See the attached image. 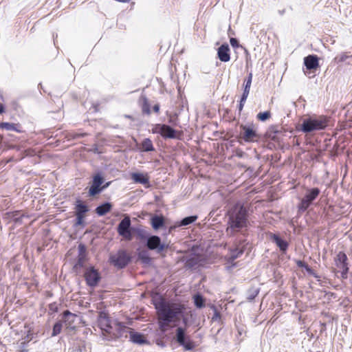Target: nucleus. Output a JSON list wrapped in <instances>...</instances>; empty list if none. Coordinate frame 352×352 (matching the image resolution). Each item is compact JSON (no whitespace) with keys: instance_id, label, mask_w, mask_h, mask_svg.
Masks as SVG:
<instances>
[{"instance_id":"obj_25","label":"nucleus","mask_w":352,"mask_h":352,"mask_svg":"<svg viewBox=\"0 0 352 352\" xmlns=\"http://www.w3.org/2000/svg\"><path fill=\"white\" fill-rule=\"evenodd\" d=\"M61 319L59 320L61 323L65 324L67 327H70L74 322L77 317L76 314L72 313L69 310H65L61 314Z\"/></svg>"},{"instance_id":"obj_50","label":"nucleus","mask_w":352,"mask_h":352,"mask_svg":"<svg viewBox=\"0 0 352 352\" xmlns=\"http://www.w3.org/2000/svg\"><path fill=\"white\" fill-rule=\"evenodd\" d=\"M112 183V181H109V182H104V184H102V192L107 189V188H109V186H110V185Z\"/></svg>"},{"instance_id":"obj_63","label":"nucleus","mask_w":352,"mask_h":352,"mask_svg":"<svg viewBox=\"0 0 352 352\" xmlns=\"http://www.w3.org/2000/svg\"><path fill=\"white\" fill-rule=\"evenodd\" d=\"M20 352H28L27 350H21Z\"/></svg>"},{"instance_id":"obj_38","label":"nucleus","mask_w":352,"mask_h":352,"mask_svg":"<svg viewBox=\"0 0 352 352\" xmlns=\"http://www.w3.org/2000/svg\"><path fill=\"white\" fill-rule=\"evenodd\" d=\"M63 325L60 320L56 321L53 325L51 336L55 337L60 334L62 331Z\"/></svg>"},{"instance_id":"obj_1","label":"nucleus","mask_w":352,"mask_h":352,"mask_svg":"<svg viewBox=\"0 0 352 352\" xmlns=\"http://www.w3.org/2000/svg\"><path fill=\"white\" fill-rule=\"evenodd\" d=\"M158 313L157 325L162 333H165L169 325L175 327L172 341L178 344L186 351H192L197 347L195 342L188 334V328L194 322V314L186 312L184 305L174 304L169 305L164 300L153 302Z\"/></svg>"},{"instance_id":"obj_28","label":"nucleus","mask_w":352,"mask_h":352,"mask_svg":"<svg viewBox=\"0 0 352 352\" xmlns=\"http://www.w3.org/2000/svg\"><path fill=\"white\" fill-rule=\"evenodd\" d=\"M268 137L274 141H279L280 135H283L282 128L278 126H271L267 132Z\"/></svg>"},{"instance_id":"obj_21","label":"nucleus","mask_w":352,"mask_h":352,"mask_svg":"<svg viewBox=\"0 0 352 352\" xmlns=\"http://www.w3.org/2000/svg\"><path fill=\"white\" fill-rule=\"evenodd\" d=\"M217 58L223 63H227L230 60V48L227 43H222L217 48Z\"/></svg>"},{"instance_id":"obj_62","label":"nucleus","mask_w":352,"mask_h":352,"mask_svg":"<svg viewBox=\"0 0 352 352\" xmlns=\"http://www.w3.org/2000/svg\"><path fill=\"white\" fill-rule=\"evenodd\" d=\"M164 337L166 338L167 339L170 338L169 336H168L167 335H165Z\"/></svg>"},{"instance_id":"obj_9","label":"nucleus","mask_w":352,"mask_h":352,"mask_svg":"<svg viewBox=\"0 0 352 352\" xmlns=\"http://www.w3.org/2000/svg\"><path fill=\"white\" fill-rule=\"evenodd\" d=\"M240 131L239 134L236 135L237 141L242 144L244 142H254L258 141L260 136L257 132V130L253 123L243 124L239 126Z\"/></svg>"},{"instance_id":"obj_18","label":"nucleus","mask_w":352,"mask_h":352,"mask_svg":"<svg viewBox=\"0 0 352 352\" xmlns=\"http://www.w3.org/2000/svg\"><path fill=\"white\" fill-rule=\"evenodd\" d=\"M334 264L340 270H349V262L346 253L340 251L333 258Z\"/></svg>"},{"instance_id":"obj_19","label":"nucleus","mask_w":352,"mask_h":352,"mask_svg":"<svg viewBox=\"0 0 352 352\" xmlns=\"http://www.w3.org/2000/svg\"><path fill=\"white\" fill-rule=\"evenodd\" d=\"M144 265H150L152 263V258L147 249H142L140 248L136 250V261Z\"/></svg>"},{"instance_id":"obj_26","label":"nucleus","mask_w":352,"mask_h":352,"mask_svg":"<svg viewBox=\"0 0 352 352\" xmlns=\"http://www.w3.org/2000/svg\"><path fill=\"white\" fill-rule=\"evenodd\" d=\"M195 256L196 254L193 253L188 256L184 257L182 261L184 262L185 267L188 269H193L199 263L200 259Z\"/></svg>"},{"instance_id":"obj_33","label":"nucleus","mask_w":352,"mask_h":352,"mask_svg":"<svg viewBox=\"0 0 352 352\" xmlns=\"http://www.w3.org/2000/svg\"><path fill=\"white\" fill-rule=\"evenodd\" d=\"M140 99L142 100L141 104L142 112L143 114L150 115L151 113V104L148 98L145 96H142Z\"/></svg>"},{"instance_id":"obj_17","label":"nucleus","mask_w":352,"mask_h":352,"mask_svg":"<svg viewBox=\"0 0 352 352\" xmlns=\"http://www.w3.org/2000/svg\"><path fill=\"white\" fill-rule=\"evenodd\" d=\"M303 65L309 73L304 71L305 75L309 74L311 72H315L319 67V58L316 54H309L303 58Z\"/></svg>"},{"instance_id":"obj_64","label":"nucleus","mask_w":352,"mask_h":352,"mask_svg":"<svg viewBox=\"0 0 352 352\" xmlns=\"http://www.w3.org/2000/svg\"><path fill=\"white\" fill-rule=\"evenodd\" d=\"M1 99L3 101L4 100V98H3V96H1Z\"/></svg>"},{"instance_id":"obj_24","label":"nucleus","mask_w":352,"mask_h":352,"mask_svg":"<svg viewBox=\"0 0 352 352\" xmlns=\"http://www.w3.org/2000/svg\"><path fill=\"white\" fill-rule=\"evenodd\" d=\"M113 204L109 201H104L99 204L95 209V212L98 217L105 216L113 208Z\"/></svg>"},{"instance_id":"obj_8","label":"nucleus","mask_w":352,"mask_h":352,"mask_svg":"<svg viewBox=\"0 0 352 352\" xmlns=\"http://www.w3.org/2000/svg\"><path fill=\"white\" fill-rule=\"evenodd\" d=\"M151 131L153 134L160 135L163 139L181 140L182 132L175 129L172 126L158 123L152 125Z\"/></svg>"},{"instance_id":"obj_51","label":"nucleus","mask_w":352,"mask_h":352,"mask_svg":"<svg viewBox=\"0 0 352 352\" xmlns=\"http://www.w3.org/2000/svg\"><path fill=\"white\" fill-rule=\"evenodd\" d=\"M156 344L158 346H161V347H165L166 346L165 342L163 340H162L161 339H157L156 340Z\"/></svg>"},{"instance_id":"obj_52","label":"nucleus","mask_w":352,"mask_h":352,"mask_svg":"<svg viewBox=\"0 0 352 352\" xmlns=\"http://www.w3.org/2000/svg\"><path fill=\"white\" fill-rule=\"evenodd\" d=\"M6 112V106L3 103H0V115Z\"/></svg>"},{"instance_id":"obj_12","label":"nucleus","mask_w":352,"mask_h":352,"mask_svg":"<svg viewBox=\"0 0 352 352\" xmlns=\"http://www.w3.org/2000/svg\"><path fill=\"white\" fill-rule=\"evenodd\" d=\"M85 269L83 277L86 282V285L90 288H95L98 286L102 280V275L99 270L95 266L90 265Z\"/></svg>"},{"instance_id":"obj_11","label":"nucleus","mask_w":352,"mask_h":352,"mask_svg":"<svg viewBox=\"0 0 352 352\" xmlns=\"http://www.w3.org/2000/svg\"><path fill=\"white\" fill-rule=\"evenodd\" d=\"M320 194V190L318 187L307 188L305 196L300 199L298 205V214L299 215L305 212L318 198Z\"/></svg>"},{"instance_id":"obj_15","label":"nucleus","mask_w":352,"mask_h":352,"mask_svg":"<svg viewBox=\"0 0 352 352\" xmlns=\"http://www.w3.org/2000/svg\"><path fill=\"white\" fill-rule=\"evenodd\" d=\"M115 325L116 326L115 331L113 332L111 330L108 337L106 338V340L109 341H113L122 338H126L128 336V329L129 328L126 327L123 322L117 320L115 322Z\"/></svg>"},{"instance_id":"obj_10","label":"nucleus","mask_w":352,"mask_h":352,"mask_svg":"<svg viewBox=\"0 0 352 352\" xmlns=\"http://www.w3.org/2000/svg\"><path fill=\"white\" fill-rule=\"evenodd\" d=\"M104 180L105 177L103 172L101 170H96L91 176L87 196L93 198L102 193V186L104 184Z\"/></svg>"},{"instance_id":"obj_55","label":"nucleus","mask_w":352,"mask_h":352,"mask_svg":"<svg viewBox=\"0 0 352 352\" xmlns=\"http://www.w3.org/2000/svg\"><path fill=\"white\" fill-rule=\"evenodd\" d=\"M285 9H283V10H278V14L280 15V16H283L285 13Z\"/></svg>"},{"instance_id":"obj_54","label":"nucleus","mask_w":352,"mask_h":352,"mask_svg":"<svg viewBox=\"0 0 352 352\" xmlns=\"http://www.w3.org/2000/svg\"><path fill=\"white\" fill-rule=\"evenodd\" d=\"M177 224L175 226H170L168 228V233H171L176 228H177Z\"/></svg>"},{"instance_id":"obj_35","label":"nucleus","mask_w":352,"mask_h":352,"mask_svg":"<svg viewBox=\"0 0 352 352\" xmlns=\"http://www.w3.org/2000/svg\"><path fill=\"white\" fill-rule=\"evenodd\" d=\"M349 59H352V56H349L346 53H342L341 54L337 55L333 58V62L337 64L345 62L346 64L349 65L351 64V62L349 60L348 61Z\"/></svg>"},{"instance_id":"obj_31","label":"nucleus","mask_w":352,"mask_h":352,"mask_svg":"<svg viewBox=\"0 0 352 352\" xmlns=\"http://www.w3.org/2000/svg\"><path fill=\"white\" fill-rule=\"evenodd\" d=\"M198 219V215L193 214L185 217L177 222V227H185L195 223Z\"/></svg>"},{"instance_id":"obj_43","label":"nucleus","mask_w":352,"mask_h":352,"mask_svg":"<svg viewBox=\"0 0 352 352\" xmlns=\"http://www.w3.org/2000/svg\"><path fill=\"white\" fill-rule=\"evenodd\" d=\"M230 43L233 48L241 47L239 43V41L236 38L231 37L230 38Z\"/></svg>"},{"instance_id":"obj_61","label":"nucleus","mask_w":352,"mask_h":352,"mask_svg":"<svg viewBox=\"0 0 352 352\" xmlns=\"http://www.w3.org/2000/svg\"><path fill=\"white\" fill-rule=\"evenodd\" d=\"M126 118H131V116H127V115H126Z\"/></svg>"},{"instance_id":"obj_47","label":"nucleus","mask_w":352,"mask_h":352,"mask_svg":"<svg viewBox=\"0 0 352 352\" xmlns=\"http://www.w3.org/2000/svg\"><path fill=\"white\" fill-rule=\"evenodd\" d=\"M245 155L246 153L241 149H237L236 151V156L238 157L243 158Z\"/></svg>"},{"instance_id":"obj_16","label":"nucleus","mask_w":352,"mask_h":352,"mask_svg":"<svg viewBox=\"0 0 352 352\" xmlns=\"http://www.w3.org/2000/svg\"><path fill=\"white\" fill-rule=\"evenodd\" d=\"M269 239L278 248L282 254H286L289 246V243L282 237L279 233L269 232L267 233Z\"/></svg>"},{"instance_id":"obj_53","label":"nucleus","mask_w":352,"mask_h":352,"mask_svg":"<svg viewBox=\"0 0 352 352\" xmlns=\"http://www.w3.org/2000/svg\"><path fill=\"white\" fill-rule=\"evenodd\" d=\"M244 104H245V102L239 101V103L238 107H237L239 113L243 110V108L244 107Z\"/></svg>"},{"instance_id":"obj_23","label":"nucleus","mask_w":352,"mask_h":352,"mask_svg":"<svg viewBox=\"0 0 352 352\" xmlns=\"http://www.w3.org/2000/svg\"><path fill=\"white\" fill-rule=\"evenodd\" d=\"M129 338L131 342L139 345L148 344L149 343L144 334L134 330H131L129 332Z\"/></svg>"},{"instance_id":"obj_59","label":"nucleus","mask_w":352,"mask_h":352,"mask_svg":"<svg viewBox=\"0 0 352 352\" xmlns=\"http://www.w3.org/2000/svg\"><path fill=\"white\" fill-rule=\"evenodd\" d=\"M244 50H245V54L246 55V57L249 56H250V53L248 52V50L245 48H244Z\"/></svg>"},{"instance_id":"obj_57","label":"nucleus","mask_w":352,"mask_h":352,"mask_svg":"<svg viewBox=\"0 0 352 352\" xmlns=\"http://www.w3.org/2000/svg\"><path fill=\"white\" fill-rule=\"evenodd\" d=\"M254 168H253L252 167H248V168H247V171H249V172H250V173H253V172H254Z\"/></svg>"},{"instance_id":"obj_4","label":"nucleus","mask_w":352,"mask_h":352,"mask_svg":"<svg viewBox=\"0 0 352 352\" xmlns=\"http://www.w3.org/2000/svg\"><path fill=\"white\" fill-rule=\"evenodd\" d=\"M329 124L327 116L323 115H308L301 120V123L296 126V131L305 134H310L324 130Z\"/></svg>"},{"instance_id":"obj_32","label":"nucleus","mask_w":352,"mask_h":352,"mask_svg":"<svg viewBox=\"0 0 352 352\" xmlns=\"http://www.w3.org/2000/svg\"><path fill=\"white\" fill-rule=\"evenodd\" d=\"M193 302L195 306L198 309H202L206 307V298L200 294L197 293L193 296Z\"/></svg>"},{"instance_id":"obj_20","label":"nucleus","mask_w":352,"mask_h":352,"mask_svg":"<svg viewBox=\"0 0 352 352\" xmlns=\"http://www.w3.org/2000/svg\"><path fill=\"white\" fill-rule=\"evenodd\" d=\"M131 179L135 184L144 185L146 188H150V178L147 173L140 172H133L131 173Z\"/></svg>"},{"instance_id":"obj_40","label":"nucleus","mask_w":352,"mask_h":352,"mask_svg":"<svg viewBox=\"0 0 352 352\" xmlns=\"http://www.w3.org/2000/svg\"><path fill=\"white\" fill-rule=\"evenodd\" d=\"M252 76H253V74H252V72H250L248 74V75L245 79L244 83H243V88L250 89V87H251V84H252Z\"/></svg>"},{"instance_id":"obj_39","label":"nucleus","mask_w":352,"mask_h":352,"mask_svg":"<svg viewBox=\"0 0 352 352\" xmlns=\"http://www.w3.org/2000/svg\"><path fill=\"white\" fill-rule=\"evenodd\" d=\"M272 116V113L270 111H261V112H259L257 115H256V118L261 121V122H265L267 121L268 119H270Z\"/></svg>"},{"instance_id":"obj_30","label":"nucleus","mask_w":352,"mask_h":352,"mask_svg":"<svg viewBox=\"0 0 352 352\" xmlns=\"http://www.w3.org/2000/svg\"><path fill=\"white\" fill-rule=\"evenodd\" d=\"M6 215L14 222L16 225L23 224V218L25 217L24 214H21L19 210H14L12 212H8Z\"/></svg>"},{"instance_id":"obj_2","label":"nucleus","mask_w":352,"mask_h":352,"mask_svg":"<svg viewBox=\"0 0 352 352\" xmlns=\"http://www.w3.org/2000/svg\"><path fill=\"white\" fill-rule=\"evenodd\" d=\"M116 230L118 235L126 241H131L135 236L141 243L145 244L148 250L155 251L159 254L169 248L168 244L162 241L160 236L151 234L142 226H133L131 218L127 214L120 220Z\"/></svg>"},{"instance_id":"obj_7","label":"nucleus","mask_w":352,"mask_h":352,"mask_svg":"<svg viewBox=\"0 0 352 352\" xmlns=\"http://www.w3.org/2000/svg\"><path fill=\"white\" fill-rule=\"evenodd\" d=\"M75 219L73 224L74 228H82L86 226L85 219L89 212V206L80 198H76L74 204Z\"/></svg>"},{"instance_id":"obj_58","label":"nucleus","mask_w":352,"mask_h":352,"mask_svg":"<svg viewBox=\"0 0 352 352\" xmlns=\"http://www.w3.org/2000/svg\"><path fill=\"white\" fill-rule=\"evenodd\" d=\"M57 36H58L57 34L56 35L53 34V40H54V45H56V39Z\"/></svg>"},{"instance_id":"obj_56","label":"nucleus","mask_w":352,"mask_h":352,"mask_svg":"<svg viewBox=\"0 0 352 352\" xmlns=\"http://www.w3.org/2000/svg\"><path fill=\"white\" fill-rule=\"evenodd\" d=\"M38 89L40 90V91H41V90H43L44 92H46V91L44 90V89H43V85H42V84H41V82L38 84Z\"/></svg>"},{"instance_id":"obj_45","label":"nucleus","mask_w":352,"mask_h":352,"mask_svg":"<svg viewBox=\"0 0 352 352\" xmlns=\"http://www.w3.org/2000/svg\"><path fill=\"white\" fill-rule=\"evenodd\" d=\"M339 272H340V276H341L342 279L344 280L348 278V274H349V270H340Z\"/></svg>"},{"instance_id":"obj_37","label":"nucleus","mask_w":352,"mask_h":352,"mask_svg":"<svg viewBox=\"0 0 352 352\" xmlns=\"http://www.w3.org/2000/svg\"><path fill=\"white\" fill-rule=\"evenodd\" d=\"M208 306H209L210 309L213 311V316L212 317V321L214 322V321H218V320H221V314L218 310L216 305L214 304H210Z\"/></svg>"},{"instance_id":"obj_27","label":"nucleus","mask_w":352,"mask_h":352,"mask_svg":"<svg viewBox=\"0 0 352 352\" xmlns=\"http://www.w3.org/2000/svg\"><path fill=\"white\" fill-rule=\"evenodd\" d=\"M0 129H5L8 131H15L17 133H22V127L20 124H15L8 122H0Z\"/></svg>"},{"instance_id":"obj_5","label":"nucleus","mask_w":352,"mask_h":352,"mask_svg":"<svg viewBox=\"0 0 352 352\" xmlns=\"http://www.w3.org/2000/svg\"><path fill=\"white\" fill-rule=\"evenodd\" d=\"M234 237L231 246L228 248L229 260L234 261L241 257L247 249H250L251 244L247 236H236Z\"/></svg>"},{"instance_id":"obj_60","label":"nucleus","mask_w":352,"mask_h":352,"mask_svg":"<svg viewBox=\"0 0 352 352\" xmlns=\"http://www.w3.org/2000/svg\"><path fill=\"white\" fill-rule=\"evenodd\" d=\"M94 152L95 153H96V152L98 153V148H97V146H96V148H94Z\"/></svg>"},{"instance_id":"obj_49","label":"nucleus","mask_w":352,"mask_h":352,"mask_svg":"<svg viewBox=\"0 0 352 352\" xmlns=\"http://www.w3.org/2000/svg\"><path fill=\"white\" fill-rule=\"evenodd\" d=\"M160 105L159 103H156L155 104H154L153 106V111L156 113H158L159 111H160Z\"/></svg>"},{"instance_id":"obj_6","label":"nucleus","mask_w":352,"mask_h":352,"mask_svg":"<svg viewBox=\"0 0 352 352\" xmlns=\"http://www.w3.org/2000/svg\"><path fill=\"white\" fill-rule=\"evenodd\" d=\"M133 260V256L129 250L122 248L109 256V262L118 270H122L131 263Z\"/></svg>"},{"instance_id":"obj_44","label":"nucleus","mask_w":352,"mask_h":352,"mask_svg":"<svg viewBox=\"0 0 352 352\" xmlns=\"http://www.w3.org/2000/svg\"><path fill=\"white\" fill-rule=\"evenodd\" d=\"M250 90V89H248L246 88H243V93H242V94L241 96V98H240L239 101L245 102V101H246V100L248 98V96L249 95Z\"/></svg>"},{"instance_id":"obj_46","label":"nucleus","mask_w":352,"mask_h":352,"mask_svg":"<svg viewBox=\"0 0 352 352\" xmlns=\"http://www.w3.org/2000/svg\"><path fill=\"white\" fill-rule=\"evenodd\" d=\"M295 263H296V265L300 268H304L307 265V263H306L304 261L298 260V259L296 260Z\"/></svg>"},{"instance_id":"obj_13","label":"nucleus","mask_w":352,"mask_h":352,"mask_svg":"<svg viewBox=\"0 0 352 352\" xmlns=\"http://www.w3.org/2000/svg\"><path fill=\"white\" fill-rule=\"evenodd\" d=\"M78 253L76 261L72 267V272L76 274H79L80 270L86 267L85 262L88 261L87 246L84 243L78 244Z\"/></svg>"},{"instance_id":"obj_3","label":"nucleus","mask_w":352,"mask_h":352,"mask_svg":"<svg viewBox=\"0 0 352 352\" xmlns=\"http://www.w3.org/2000/svg\"><path fill=\"white\" fill-rule=\"evenodd\" d=\"M250 208L241 201L235 203L226 212L227 228L226 232L229 237L240 233L243 236H248Z\"/></svg>"},{"instance_id":"obj_14","label":"nucleus","mask_w":352,"mask_h":352,"mask_svg":"<svg viewBox=\"0 0 352 352\" xmlns=\"http://www.w3.org/2000/svg\"><path fill=\"white\" fill-rule=\"evenodd\" d=\"M98 326L102 330L104 338L108 337L113 327L111 326V318L104 311H100L97 319Z\"/></svg>"},{"instance_id":"obj_42","label":"nucleus","mask_w":352,"mask_h":352,"mask_svg":"<svg viewBox=\"0 0 352 352\" xmlns=\"http://www.w3.org/2000/svg\"><path fill=\"white\" fill-rule=\"evenodd\" d=\"M305 270L309 275L314 276L316 278H320V276L315 272V271L307 264L305 267H304Z\"/></svg>"},{"instance_id":"obj_36","label":"nucleus","mask_w":352,"mask_h":352,"mask_svg":"<svg viewBox=\"0 0 352 352\" xmlns=\"http://www.w3.org/2000/svg\"><path fill=\"white\" fill-rule=\"evenodd\" d=\"M168 116V122L170 124L169 125L173 126H177L179 124L178 116L176 113H169Z\"/></svg>"},{"instance_id":"obj_48","label":"nucleus","mask_w":352,"mask_h":352,"mask_svg":"<svg viewBox=\"0 0 352 352\" xmlns=\"http://www.w3.org/2000/svg\"><path fill=\"white\" fill-rule=\"evenodd\" d=\"M25 338L28 342H30V340H32V338H33V336H32V332H31V331H30V330H28V331H27V334H26V336H25Z\"/></svg>"},{"instance_id":"obj_29","label":"nucleus","mask_w":352,"mask_h":352,"mask_svg":"<svg viewBox=\"0 0 352 352\" xmlns=\"http://www.w3.org/2000/svg\"><path fill=\"white\" fill-rule=\"evenodd\" d=\"M139 150L140 152L148 153L155 151V148L153 146L152 140L150 138H146L142 141Z\"/></svg>"},{"instance_id":"obj_22","label":"nucleus","mask_w":352,"mask_h":352,"mask_svg":"<svg viewBox=\"0 0 352 352\" xmlns=\"http://www.w3.org/2000/svg\"><path fill=\"white\" fill-rule=\"evenodd\" d=\"M150 224L154 230L166 228L165 219L163 215L153 214L150 217Z\"/></svg>"},{"instance_id":"obj_34","label":"nucleus","mask_w":352,"mask_h":352,"mask_svg":"<svg viewBox=\"0 0 352 352\" xmlns=\"http://www.w3.org/2000/svg\"><path fill=\"white\" fill-rule=\"evenodd\" d=\"M260 292V288L258 287H252L247 291V300L249 302H252L255 300L256 297L258 295Z\"/></svg>"},{"instance_id":"obj_41","label":"nucleus","mask_w":352,"mask_h":352,"mask_svg":"<svg viewBox=\"0 0 352 352\" xmlns=\"http://www.w3.org/2000/svg\"><path fill=\"white\" fill-rule=\"evenodd\" d=\"M49 314L52 315L58 311V304L56 302L49 304Z\"/></svg>"}]
</instances>
